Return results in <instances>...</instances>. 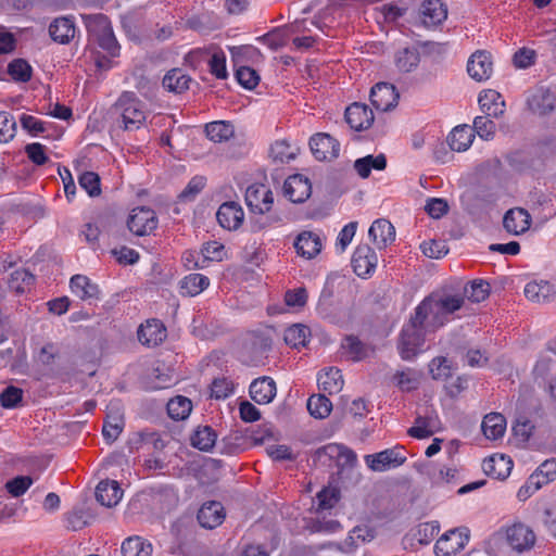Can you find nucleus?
<instances>
[{
    "instance_id": "1",
    "label": "nucleus",
    "mask_w": 556,
    "mask_h": 556,
    "mask_svg": "<svg viewBox=\"0 0 556 556\" xmlns=\"http://www.w3.org/2000/svg\"><path fill=\"white\" fill-rule=\"evenodd\" d=\"M463 305L464 298L460 294H430L416 306L410 318L427 332H434L446 325Z\"/></svg>"
},
{
    "instance_id": "2",
    "label": "nucleus",
    "mask_w": 556,
    "mask_h": 556,
    "mask_svg": "<svg viewBox=\"0 0 556 556\" xmlns=\"http://www.w3.org/2000/svg\"><path fill=\"white\" fill-rule=\"evenodd\" d=\"M119 127L125 131H135L146 125L148 112L146 105L131 91H124L114 104Z\"/></svg>"
},
{
    "instance_id": "3",
    "label": "nucleus",
    "mask_w": 556,
    "mask_h": 556,
    "mask_svg": "<svg viewBox=\"0 0 556 556\" xmlns=\"http://www.w3.org/2000/svg\"><path fill=\"white\" fill-rule=\"evenodd\" d=\"M426 333L427 331L416 325L412 318L408 324L404 325L397 345L400 355L404 361L414 359L422 351Z\"/></svg>"
},
{
    "instance_id": "4",
    "label": "nucleus",
    "mask_w": 556,
    "mask_h": 556,
    "mask_svg": "<svg viewBox=\"0 0 556 556\" xmlns=\"http://www.w3.org/2000/svg\"><path fill=\"white\" fill-rule=\"evenodd\" d=\"M406 459L407 458L403 453V448L399 446L364 456V462L367 467L376 472H382L397 468L403 465Z\"/></svg>"
},
{
    "instance_id": "5",
    "label": "nucleus",
    "mask_w": 556,
    "mask_h": 556,
    "mask_svg": "<svg viewBox=\"0 0 556 556\" xmlns=\"http://www.w3.org/2000/svg\"><path fill=\"white\" fill-rule=\"evenodd\" d=\"M159 224L155 212L147 206L135 207L128 216L127 227L136 236H147Z\"/></svg>"
},
{
    "instance_id": "6",
    "label": "nucleus",
    "mask_w": 556,
    "mask_h": 556,
    "mask_svg": "<svg viewBox=\"0 0 556 556\" xmlns=\"http://www.w3.org/2000/svg\"><path fill=\"white\" fill-rule=\"evenodd\" d=\"M535 539L532 529L523 523H514L505 531L506 544L517 553L531 549L535 544Z\"/></svg>"
},
{
    "instance_id": "7",
    "label": "nucleus",
    "mask_w": 556,
    "mask_h": 556,
    "mask_svg": "<svg viewBox=\"0 0 556 556\" xmlns=\"http://www.w3.org/2000/svg\"><path fill=\"white\" fill-rule=\"evenodd\" d=\"M245 203L252 213L264 215L271 210L273 192L265 185H252L245 191Z\"/></svg>"
},
{
    "instance_id": "8",
    "label": "nucleus",
    "mask_w": 556,
    "mask_h": 556,
    "mask_svg": "<svg viewBox=\"0 0 556 556\" xmlns=\"http://www.w3.org/2000/svg\"><path fill=\"white\" fill-rule=\"evenodd\" d=\"M309 148L318 161H330L340 153V142L326 132L314 135L309 140Z\"/></svg>"
},
{
    "instance_id": "9",
    "label": "nucleus",
    "mask_w": 556,
    "mask_h": 556,
    "mask_svg": "<svg viewBox=\"0 0 556 556\" xmlns=\"http://www.w3.org/2000/svg\"><path fill=\"white\" fill-rule=\"evenodd\" d=\"M441 429V422L437 412L432 407H427L424 414H418L415 425L408 429L407 433L416 439H426Z\"/></svg>"
},
{
    "instance_id": "10",
    "label": "nucleus",
    "mask_w": 556,
    "mask_h": 556,
    "mask_svg": "<svg viewBox=\"0 0 556 556\" xmlns=\"http://www.w3.org/2000/svg\"><path fill=\"white\" fill-rule=\"evenodd\" d=\"M314 459L323 465H330L331 460L343 462V465H352L356 460V455L344 445L330 443L318 448L315 452Z\"/></svg>"
},
{
    "instance_id": "11",
    "label": "nucleus",
    "mask_w": 556,
    "mask_h": 556,
    "mask_svg": "<svg viewBox=\"0 0 556 556\" xmlns=\"http://www.w3.org/2000/svg\"><path fill=\"white\" fill-rule=\"evenodd\" d=\"M469 538L460 529H452L444 533L435 543L437 556H455L468 542Z\"/></svg>"
},
{
    "instance_id": "12",
    "label": "nucleus",
    "mask_w": 556,
    "mask_h": 556,
    "mask_svg": "<svg viewBox=\"0 0 556 556\" xmlns=\"http://www.w3.org/2000/svg\"><path fill=\"white\" fill-rule=\"evenodd\" d=\"M377 263V254L368 244H361L355 249L352 256V267L358 277L366 278L371 275Z\"/></svg>"
},
{
    "instance_id": "13",
    "label": "nucleus",
    "mask_w": 556,
    "mask_h": 556,
    "mask_svg": "<svg viewBox=\"0 0 556 556\" xmlns=\"http://www.w3.org/2000/svg\"><path fill=\"white\" fill-rule=\"evenodd\" d=\"M399 100L395 87L388 83L376 84L370 91V102L376 110L387 112L392 110Z\"/></svg>"
},
{
    "instance_id": "14",
    "label": "nucleus",
    "mask_w": 556,
    "mask_h": 556,
    "mask_svg": "<svg viewBox=\"0 0 556 556\" xmlns=\"http://www.w3.org/2000/svg\"><path fill=\"white\" fill-rule=\"evenodd\" d=\"M467 72L477 81L489 79L493 73L491 53L484 50L476 51L468 61Z\"/></svg>"
},
{
    "instance_id": "15",
    "label": "nucleus",
    "mask_w": 556,
    "mask_h": 556,
    "mask_svg": "<svg viewBox=\"0 0 556 556\" xmlns=\"http://www.w3.org/2000/svg\"><path fill=\"white\" fill-rule=\"evenodd\" d=\"M285 195L293 203H302L309 198L312 186L301 174L289 176L283 184Z\"/></svg>"
},
{
    "instance_id": "16",
    "label": "nucleus",
    "mask_w": 556,
    "mask_h": 556,
    "mask_svg": "<svg viewBox=\"0 0 556 556\" xmlns=\"http://www.w3.org/2000/svg\"><path fill=\"white\" fill-rule=\"evenodd\" d=\"M77 34V27L73 16H60L49 25V35L54 42L68 45Z\"/></svg>"
},
{
    "instance_id": "17",
    "label": "nucleus",
    "mask_w": 556,
    "mask_h": 556,
    "mask_svg": "<svg viewBox=\"0 0 556 556\" xmlns=\"http://www.w3.org/2000/svg\"><path fill=\"white\" fill-rule=\"evenodd\" d=\"M216 218L224 229L236 230L242 225L244 213L239 203L229 201L219 206Z\"/></svg>"
},
{
    "instance_id": "18",
    "label": "nucleus",
    "mask_w": 556,
    "mask_h": 556,
    "mask_svg": "<svg viewBox=\"0 0 556 556\" xmlns=\"http://www.w3.org/2000/svg\"><path fill=\"white\" fill-rule=\"evenodd\" d=\"M503 226L511 235H521L530 228L531 216L525 208H510L504 215Z\"/></svg>"
},
{
    "instance_id": "19",
    "label": "nucleus",
    "mask_w": 556,
    "mask_h": 556,
    "mask_svg": "<svg viewBox=\"0 0 556 556\" xmlns=\"http://www.w3.org/2000/svg\"><path fill=\"white\" fill-rule=\"evenodd\" d=\"M345 121L354 130L367 129L374 122V113L367 105L355 102L346 108Z\"/></svg>"
},
{
    "instance_id": "20",
    "label": "nucleus",
    "mask_w": 556,
    "mask_h": 556,
    "mask_svg": "<svg viewBox=\"0 0 556 556\" xmlns=\"http://www.w3.org/2000/svg\"><path fill=\"white\" fill-rule=\"evenodd\" d=\"M250 396L257 404H268L276 396L277 388L273 378L264 376L256 378L250 384Z\"/></svg>"
},
{
    "instance_id": "21",
    "label": "nucleus",
    "mask_w": 556,
    "mask_h": 556,
    "mask_svg": "<svg viewBox=\"0 0 556 556\" xmlns=\"http://www.w3.org/2000/svg\"><path fill=\"white\" fill-rule=\"evenodd\" d=\"M421 22L426 27L440 25L447 17V8L441 0H426L420 7Z\"/></svg>"
},
{
    "instance_id": "22",
    "label": "nucleus",
    "mask_w": 556,
    "mask_h": 556,
    "mask_svg": "<svg viewBox=\"0 0 556 556\" xmlns=\"http://www.w3.org/2000/svg\"><path fill=\"white\" fill-rule=\"evenodd\" d=\"M167 336L166 328L159 319H151L138 329V340L147 346H156Z\"/></svg>"
},
{
    "instance_id": "23",
    "label": "nucleus",
    "mask_w": 556,
    "mask_h": 556,
    "mask_svg": "<svg viewBox=\"0 0 556 556\" xmlns=\"http://www.w3.org/2000/svg\"><path fill=\"white\" fill-rule=\"evenodd\" d=\"M368 236L378 249H384L395 240V228L389 220L380 218L371 224Z\"/></svg>"
},
{
    "instance_id": "24",
    "label": "nucleus",
    "mask_w": 556,
    "mask_h": 556,
    "mask_svg": "<svg viewBox=\"0 0 556 556\" xmlns=\"http://www.w3.org/2000/svg\"><path fill=\"white\" fill-rule=\"evenodd\" d=\"M199 523L206 529H214L225 519V510L219 502L204 503L198 511Z\"/></svg>"
},
{
    "instance_id": "25",
    "label": "nucleus",
    "mask_w": 556,
    "mask_h": 556,
    "mask_svg": "<svg viewBox=\"0 0 556 556\" xmlns=\"http://www.w3.org/2000/svg\"><path fill=\"white\" fill-rule=\"evenodd\" d=\"M483 471L498 480L506 479L513 469V460L505 455H493L482 463Z\"/></svg>"
},
{
    "instance_id": "26",
    "label": "nucleus",
    "mask_w": 556,
    "mask_h": 556,
    "mask_svg": "<svg viewBox=\"0 0 556 556\" xmlns=\"http://www.w3.org/2000/svg\"><path fill=\"white\" fill-rule=\"evenodd\" d=\"M123 496V491L115 480H103L99 482L96 489L97 501L105 506L113 507L118 504Z\"/></svg>"
},
{
    "instance_id": "27",
    "label": "nucleus",
    "mask_w": 556,
    "mask_h": 556,
    "mask_svg": "<svg viewBox=\"0 0 556 556\" xmlns=\"http://www.w3.org/2000/svg\"><path fill=\"white\" fill-rule=\"evenodd\" d=\"M556 289L547 280L530 281L525 287V295L528 300L536 303L549 302L555 298Z\"/></svg>"
},
{
    "instance_id": "28",
    "label": "nucleus",
    "mask_w": 556,
    "mask_h": 556,
    "mask_svg": "<svg viewBox=\"0 0 556 556\" xmlns=\"http://www.w3.org/2000/svg\"><path fill=\"white\" fill-rule=\"evenodd\" d=\"M294 248L298 254L309 260L320 252L321 240L312 231H303L296 237Z\"/></svg>"
},
{
    "instance_id": "29",
    "label": "nucleus",
    "mask_w": 556,
    "mask_h": 556,
    "mask_svg": "<svg viewBox=\"0 0 556 556\" xmlns=\"http://www.w3.org/2000/svg\"><path fill=\"white\" fill-rule=\"evenodd\" d=\"M80 16L90 42H93L112 28L110 20L104 14H81Z\"/></svg>"
},
{
    "instance_id": "30",
    "label": "nucleus",
    "mask_w": 556,
    "mask_h": 556,
    "mask_svg": "<svg viewBox=\"0 0 556 556\" xmlns=\"http://www.w3.org/2000/svg\"><path fill=\"white\" fill-rule=\"evenodd\" d=\"M318 387L328 394H334L342 390L344 381L340 369L336 367L326 368L318 375Z\"/></svg>"
},
{
    "instance_id": "31",
    "label": "nucleus",
    "mask_w": 556,
    "mask_h": 556,
    "mask_svg": "<svg viewBox=\"0 0 556 556\" xmlns=\"http://www.w3.org/2000/svg\"><path fill=\"white\" fill-rule=\"evenodd\" d=\"M481 428L488 439L497 440L505 433L506 419L500 413H490L483 418Z\"/></svg>"
},
{
    "instance_id": "32",
    "label": "nucleus",
    "mask_w": 556,
    "mask_h": 556,
    "mask_svg": "<svg viewBox=\"0 0 556 556\" xmlns=\"http://www.w3.org/2000/svg\"><path fill=\"white\" fill-rule=\"evenodd\" d=\"M479 104L482 112L488 116L500 117L504 113L505 103L502 100V96L494 90H488L480 94Z\"/></svg>"
},
{
    "instance_id": "33",
    "label": "nucleus",
    "mask_w": 556,
    "mask_h": 556,
    "mask_svg": "<svg viewBox=\"0 0 556 556\" xmlns=\"http://www.w3.org/2000/svg\"><path fill=\"white\" fill-rule=\"evenodd\" d=\"M475 138L473 130L467 125L455 127L448 135V146L453 151H466Z\"/></svg>"
},
{
    "instance_id": "34",
    "label": "nucleus",
    "mask_w": 556,
    "mask_h": 556,
    "mask_svg": "<svg viewBox=\"0 0 556 556\" xmlns=\"http://www.w3.org/2000/svg\"><path fill=\"white\" fill-rule=\"evenodd\" d=\"M230 53L233 67L250 66V63H254L262 56L261 51L251 45L231 47Z\"/></svg>"
},
{
    "instance_id": "35",
    "label": "nucleus",
    "mask_w": 556,
    "mask_h": 556,
    "mask_svg": "<svg viewBox=\"0 0 556 556\" xmlns=\"http://www.w3.org/2000/svg\"><path fill=\"white\" fill-rule=\"evenodd\" d=\"M152 552V544L138 535L127 538L122 543L123 556H151Z\"/></svg>"
},
{
    "instance_id": "36",
    "label": "nucleus",
    "mask_w": 556,
    "mask_h": 556,
    "mask_svg": "<svg viewBox=\"0 0 556 556\" xmlns=\"http://www.w3.org/2000/svg\"><path fill=\"white\" fill-rule=\"evenodd\" d=\"M190 81L191 78L180 68H173L164 76L162 85L170 92L181 93L189 89Z\"/></svg>"
},
{
    "instance_id": "37",
    "label": "nucleus",
    "mask_w": 556,
    "mask_h": 556,
    "mask_svg": "<svg viewBox=\"0 0 556 556\" xmlns=\"http://www.w3.org/2000/svg\"><path fill=\"white\" fill-rule=\"evenodd\" d=\"M72 292L81 300L97 298L99 293L98 286L92 283L87 276L75 275L71 279Z\"/></svg>"
},
{
    "instance_id": "38",
    "label": "nucleus",
    "mask_w": 556,
    "mask_h": 556,
    "mask_svg": "<svg viewBox=\"0 0 556 556\" xmlns=\"http://www.w3.org/2000/svg\"><path fill=\"white\" fill-rule=\"evenodd\" d=\"M217 434L210 426H200L195 429L191 437V444L193 447L208 452L216 443Z\"/></svg>"
},
{
    "instance_id": "39",
    "label": "nucleus",
    "mask_w": 556,
    "mask_h": 556,
    "mask_svg": "<svg viewBox=\"0 0 556 556\" xmlns=\"http://www.w3.org/2000/svg\"><path fill=\"white\" fill-rule=\"evenodd\" d=\"M387 166V159L383 154L377 156L367 155L354 162V168L362 178L369 177L371 169L382 170Z\"/></svg>"
},
{
    "instance_id": "40",
    "label": "nucleus",
    "mask_w": 556,
    "mask_h": 556,
    "mask_svg": "<svg viewBox=\"0 0 556 556\" xmlns=\"http://www.w3.org/2000/svg\"><path fill=\"white\" fill-rule=\"evenodd\" d=\"M210 285V279L202 274H190L180 281V293L182 295L194 296L205 290Z\"/></svg>"
},
{
    "instance_id": "41",
    "label": "nucleus",
    "mask_w": 556,
    "mask_h": 556,
    "mask_svg": "<svg viewBox=\"0 0 556 556\" xmlns=\"http://www.w3.org/2000/svg\"><path fill=\"white\" fill-rule=\"evenodd\" d=\"M166 408L172 419L184 420L192 410V402L186 396L177 395L168 401Z\"/></svg>"
},
{
    "instance_id": "42",
    "label": "nucleus",
    "mask_w": 556,
    "mask_h": 556,
    "mask_svg": "<svg viewBox=\"0 0 556 556\" xmlns=\"http://www.w3.org/2000/svg\"><path fill=\"white\" fill-rule=\"evenodd\" d=\"M420 62L419 52L416 48H404L395 55V64L400 72L410 73Z\"/></svg>"
},
{
    "instance_id": "43",
    "label": "nucleus",
    "mask_w": 556,
    "mask_h": 556,
    "mask_svg": "<svg viewBox=\"0 0 556 556\" xmlns=\"http://www.w3.org/2000/svg\"><path fill=\"white\" fill-rule=\"evenodd\" d=\"M34 283L35 276L27 269L13 271L9 279V288L18 294L29 291Z\"/></svg>"
},
{
    "instance_id": "44",
    "label": "nucleus",
    "mask_w": 556,
    "mask_h": 556,
    "mask_svg": "<svg viewBox=\"0 0 556 556\" xmlns=\"http://www.w3.org/2000/svg\"><path fill=\"white\" fill-rule=\"evenodd\" d=\"M7 73L15 83H28L33 76V68L24 59H14L8 64Z\"/></svg>"
},
{
    "instance_id": "45",
    "label": "nucleus",
    "mask_w": 556,
    "mask_h": 556,
    "mask_svg": "<svg viewBox=\"0 0 556 556\" xmlns=\"http://www.w3.org/2000/svg\"><path fill=\"white\" fill-rule=\"evenodd\" d=\"M307 409L315 418H326L332 409V403L323 394H314L307 400Z\"/></svg>"
},
{
    "instance_id": "46",
    "label": "nucleus",
    "mask_w": 556,
    "mask_h": 556,
    "mask_svg": "<svg viewBox=\"0 0 556 556\" xmlns=\"http://www.w3.org/2000/svg\"><path fill=\"white\" fill-rule=\"evenodd\" d=\"M308 334V327L301 324H295L286 329L283 339L288 345L292 348H299L306 344Z\"/></svg>"
},
{
    "instance_id": "47",
    "label": "nucleus",
    "mask_w": 556,
    "mask_h": 556,
    "mask_svg": "<svg viewBox=\"0 0 556 556\" xmlns=\"http://www.w3.org/2000/svg\"><path fill=\"white\" fill-rule=\"evenodd\" d=\"M205 134L210 140L214 142H222L232 136L233 128L226 122L217 121L205 126Z\"/></svg>"
},
{
    "instance_id": "48",
    "label": "nucleus",
    "mask_w": 556,
    "mask_h": 556,
    "mask_svg": "<svg viewBox=\"0 0 556 556\" xmlns=\"http://www.w3.org/2000/svg\"><path fill=\"white\" fill-rule=\"evenodd\" d=\"M24 391L15 386H8L0 393V404L5 409L23 406Z\"/></svg>"
},
{
    "instance_id": "49",
    "label": "nucleus",
    "mask_w": 556,
    "mask_h": 556,
    "mask_svg": "<svg viewBox=\"0 0 556 556\" xmlns=\"http://www.w3.org/2000/svg\"><path fill=\"white\" fill-rule=\"evenodd\" d=\"M235 77L244 89L253 90L261 80L258 73L251 66L235 67Z\"/></svg>"
},
{
    "instance_id": "50",
    "label": "nucleus",
    "mask_w": 556,
    "mask_h": 556,
    "mask_svg": "<svg viewBox=\"0 0 556 556\" xmlns=\"http://www.w3.org/2000/svg\"><path fill=\"white\" fill-rule=\"evenodd\" d=\"M489 283L483 280H475L464 288V293H459L464 299L467 298L471 302L479 303L489 295Z\"/></svg>"
},
{
    "instance_id": "51",
    "label": "nucleus",
    "mask_w": 556,
    "mask_h": 556,
    "mask_svg": "<svg viewBox=\"0 0 556 556\" xmlns=\"http://www.w3.org/2000/svg\"><path fill=\"white\" fill-rule=\"evenodd\" d=\"M342 348L353 361H361L368 355V348L357 337L348 336Z\"/></svg>"
},
{
    "instance_id": "52",
    "label": "nucleus",
    "mask_w": 556,
    "mask_h": 556,
    "mask_svg": "<svg viewBox=\"0 0 556 556\" xmlns=\"http://www.w3.org/2000/svg\"><path fill=\"white\" fill-rule=\"evenodd\" d=\"M210 73L215 78L224 80L228 78V71L226 67V54L223 50L215 51L207 61Z\"/></svg>"
},
{
    "instance_id": "53",
    "label": "nucleus",
    "mask_w": 556,
    "mask_h": 556,
    "mask_svg": "<svg viewBox=\"0 0 556 556\" xmlns=\"http://www.w3.org/2000/svg\"><path fill=\"white\" fill-rule=\"evenodd\" d=\"M269 155L275 162L287 163L295 153L287 140H277L270 146Z\"/></svg>"
},
{
    "instance_id": "54",
    "label": "nucleus",
    "mask_w": 556,
    "mask_h": 556,
    "mask_svg": "<svg viewBox=\"0 0 556 556\" xmlns=\"http://www.w3.org/2000/svg\"><path fill=\"white\" fill-rule=\"evenodd\" d=\"M393 381L402 391L415 390L419 384L418 375L413 369L396 371Z\"/></svg>"
},
{
    "instance_id": "55",
    "label": "nucleus",
    "mask_w": 556,
    "mask_h": 556,
    "mask_svg": "<svg viewBox=\"0 0 556 556\" xmlns=\"http://www.w3.org/2000/svg\"><path fill=\"white\" fill-rule=\"evenodd\" d=\"M491 116H477L473 119V129L478 136L484 140H491L493 139L495 131H496V125L495 123L490 118Z\"/></svg>"
},
{
    "instance_id": "56",
    "label": "nucleus",
    "mask_w": 556,
    "mask_h": 556,
    "mask_svg": "<svg viewBox=\"0 0 556 556\" xmlns=\"http://www.w3.org/2000/svg\"><path fill=\"white\" fill-rule=\"evenodd\" d=\"M79 186L90 195L98 197L101 193L100 177L94 172H85L78 178Z\"/></svg>"
},
{
    "instance_id": "57",
    "label": "nucleus",
    "mask_w": 556,
    "mask_h": 556,
    "mask_svg": "<svg viewBox=\"0 0 556 556\" xmlns=\"http://www.w3.org/2000/svg\"><path fill=\"white\" fill-rule=\"evenodd\" d=\"M33 482L29 476H17L5 483V490L13 497H20L31 486Z\"/></svg>"
},
{
    "instance_id": "58",
    "label": "nucleus",
    "mask_w": 556,
    "mask_h": 556,
    "mask_svg": "<svg viewBox=\"0 0 556 556\" xmlns=\"http://www.w3.org/2000/svg\"><path fill=\"white\" fill-rule=\"evenodd\" d=\"M16 132V121L9 112H0V140L9 141Z\"/></svg>"
},
{
    "instance_id": "59",
    "label": "nucleus",
    "mask_w": 556,
    "mask_h": 556,
    "mask_svg": "<svg viewBox=\"0 0 556 556\" xmlns=\"http://www.w3.org/2000/svg\"><path fill=\"white\" fill-rule=\"evenodd\" d=\"M92 43H97L99 48H101L112 58L117 56L119 54L121 47L113 34L112 28L104 35L96 39Z\"/></svg>"
},
{
    "instance_id": "60",
    "label": "nucleus",
    "mask_w": 556,
    "mask_h": 556,
    "mask_svg": "<svg viewBox=\"0 0 556 556\" xmlns=\"http://www.w3.org/2000/svg\"><path fill=\"white\" fill-rule=\"evenodd\" d=\"M536 52L530 48H520L513 56V63L517 68H528L535 63Z\"/></svg>"
},
{
    "instance_id": "61",
    "label": "nucleus",
    "mask_w": 556,
    "mask_h": 556,
    "mask_svg": "<svg viewBox=\"0 0 556 556\" xmlns=\"http://www.w3.org/2000/svg\"><path fill=\"white\" fill-rule=\"evenodd\" d=\"M233 393V383L227 378H216L211 386V395L217 400L226 399Z\"/></svg>"
},
{
    "instance_id": "62",
    "label": "nucleus",
    "mask_w": 556,
    "mask_h": 556,
    "mask_svg": "<svg viewBox=\"0 0 556 556\" xmlns=\"http://www.w3.org/2000/svg\"><path fill=\"white\" fill-rule=\"evenodd\" d=\"M439 531L440 527L438 522H424L418 526L416 536L420 544L426 545L434 539Z\"/></svg>"
},
{
    "instance_id": "63",
    "label": "nucleus",
    "mask_w": 556,
    "mask_h": 556,
    "mask_svg": "<svg viewBox=\"0 0 556 556\" xmlns=\"http://www.w3.org/2000/svg\"><path fill=\"white\" fill-rule=\"evenodd\" d=\"M376 536V531L372 527L368 525H361L353 528V530L350 533L349 539L352 541V543H365L370 542Z\"/></svg>"
},
{
    "instance_id": "64",
    "label": "nucleus",
    "mask_w": 556,
    "mask_h": 556,
    "mask_svg": "<svg viewBox=\"0 0 556 556\" xmlns=\"http://www.w3.org/2000/svg\"><path fill=\"white\" fill-rule=\"evenodd\" d=\"M20 123L23 129L31 136H38L46 131L45 123L33 115L22 114Z\"/></svg>"
}]
</instances>
